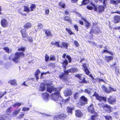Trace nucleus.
Returning <instances> with one entry per match:
<instances>
[{
  "label": "nucleus",
  "mask_w": 120,
  "mask_h": 120,
  "mask_svg": "<svg viewBox=\"0 0 120 120\" xmlns=\"http://www.w3.org/2000/svg\"><path fill=\"white\" fill-rule=\"evenodd\" d=\"M75 115L76 117H80L83 114L80 111L78 110L75 111Z\"/></svg>",
  "instance_id": "14"
},
{
  "label": "nucleus",
  "mask_w": 120,
  "mask_h": 120,
  "mask_svg": "<svg viewBox=\"0 0 120 120\" xmlns=\"http://www.w3.org/2000/svg\"><path fill=\"white\" fill-rule=\"evenodd\" d=\"M78 70L77 68H73L68 70L67 71L66 70L64 71V73L63 74L60 75L59 76V77L60 79H63L66 82L68 81V79L67 78V75L68 74V73L69 72L71 73L75 72Z\"/></svg>",
  "instance_id": "2"
},
{
  "label": "nucleus",
  "mask_w": 120,
  "mask_h": 120,
  "mask_svg": "<svg viewBox=\"0 0 120 120\" xmlns=\"http://www.w3.org/2000/svg\"><path fill=\"white\" fill-rule=\"evenodd\" d=\"M30 109L29 108L26 107H23L22 109V110L23 111H28Z\"/></svg>",
  "instance_id": "46"
},
{
  "label": "nucleus",
  "mask_w": 120,
  "mask_h": 120,
  "mask_svg": "<svg viewBox=\"0 0 120 120\" xmlns=\"http://www.w3.org/2000/svg\"><path fill=\"white\" fill-rule=\"evenodd\" d=\"M64 19L66 21H68L69 22H71V18L68 16H65L64 17Z\"/></svg>",
  "instance_id": "32"
},
{
  "label": "nucleus",
  "mask_w": 120,
  "mask_h": 120,
  "mask_svg": "<svg viewBox=\"0 0 120 120\" xmlns=\"http://www.w3.org/2000/svg\"><path fill=\"white\" fill-rule=\"evenodd\" d=\"M101 88L104 91L107 93H109V90L104 85H102L101 86Z\"/></svg>",
  "instance_id": "20"
},
{
  "label": "nucleus",
  "mask_w": 120,
  "mask_h": 120,
  "mask_svg": "<svg viewBox=\"0 0 120 120\" xmlns=\"http://www.w3.org/2000/svg\"><path fill=\"white\" fill-rule=\"evenodd\" d=\"M108 102L110 104H113L116 102V100L114 98H112V96H110L108 99Z\"/></svg>",
  "instance_id": "11"
},
{
  "label": "nucleus",
  "mask_w": 120,
  "mask_h": 120,
  "mask_svg": "<svg viewBox=\"0 0 120 120\" xmlns=\"http://www.w3.org/2000/svg\"><path fill=\"white\" fill-rule=\"evenodd\" d=\"M59 5L61 6L62 8H65V4L62 2H60L59 4Z\"/></svg>",
  "instance_id": "41"
},
{
  "label": "nucleus",
  "mask_w": 120,
  "mask_h": 120,
  "mask_svg": "<svg viewBox=\"0 0 120 120\" xmlns=\"http://www.w3.org/2000/svg\"><path fill=\"white\" fill-rule=\"evenodd\" d=\"M45 13L46 14H49V9H48L47 8H45Z\"/></svg>",
  "instance_id": "55"
},
{
  "label": "nucleus",
  "mask_w": 120,
  "mask_h": 120,
  "mask_svg": "<svg viewBox=\"0 0 120 120\" xmlns=\"http://www.w3.org/2000/svg\"><path fill=\"white\" fill-rule=\"evenodd\" d=\"M96 81L97 82H104V80L102 79H101L99 78H95V79Z\"/></svg>",
  "instance_id": "36"
},
{
  "label": "nucleus",
  "mask_w": 120,
  "mask_h": 120,
  "mask_svg": "<svg viewBox=\"0 0 120 120\" xmlns=\"http://www.w3.org/2000/svg\"><path fill=\"white\" fill-rule=\"evenodd\" d=\"M94 95L96 98V99L100 101H102L104 102L106 101V97H102L101 96L99 95L98 94L96 93H95Z\"/></svg>",
  "instance_id": "5"
},
{
  "label": "nucleus",
  "mask_w": 120,
  "mask_h": 120,
  "mask_svg": "<svg viewBox=\"0 0 120 120\" xmlns=\"http://www.w3.org/2000/svg\"><path fill=\"white\" fill-rule=\"evenodd\" d=\"M24 9L23 11H25L27 12H29L30 11V10L29 8L25 6H24Z\"/></svg>",
  "instance_id": "33"
},
{
  "label": "nucleus",
  "mask_w": 120,
  "mask_h": 120,
  "mask_svg": "<svg viewBox=\"0 0 120 120\" xmlns=\"http://www.w3.org/2000/svg\"><path fill=\"white\" fill-rule=\"evenodd\" d=\"M19 113V112H18V111L17 110H15L13 112V114L14 115L16 116Z\"/></svg>",
  "instance_id": "48"
},
{
  "label": "nucleus",
  "mask_w": 120,
  "mask_h": 120,
  "mask_svg": "<svg viewBox=\"0 0 120 120\" xmlns=\"http://www.w3.org/2000/svg\"><path fill=\"white\" fill-rule=\"evenodd\" d=\"M60 89L53 88L50 86L47 87V90L50 93L53 92L51 94V99L56 101L57 103L61 104V102L62 101L63 99L60 95L59 91Z\"/></svg>",
  "instance_id": "1"
},
{
  "label": "nucleus",
  "mask_w": 120,
  "mask_h": 120,
  "mask_svg": "<svg viewBox=\"0 0 120 120\" xmlns=\"http://www.w3.org/2000/svg\"><path fill=\"white\" fill-rule=\"evenodd\" d=\"M87 8L89 10H91L93 9V7L89 6H87Z\"/></svg>",
  "instance_id": "60"
},
{
  "label": "nucleus",
  "mask_w": 120,
  "mask_h": 120,
  "mask_svg": "<svg viewBox=\"0 0 120 120\" xmlns=\"http://www.w3.org/2000/svg\"><path fill=\"white\" fill-rule=\"evenodd\" d=\"M87 65H86L85 64H83V66L84 68V71L85 72L87 75H88L90 71L88 69L87 66H86Z\"/></svg>",
  "instance_id": "17"
},
{
  "label": "nucleus",
  "mask_w": 120,
  "mask_h": 120,
  "mask_svg": "<svg viewBox=\"0 0 120 120\" xmlns=\"http://www.w3.org/2000/svg\"><path fill=\"white\" fill-rule=\"evenodd\" d=\"M94 7V10L98 13H101L103 12L105 9L104 7L102 6H98L92 3L91 4Z\"/></svg>",
  "instance_id": "4"
},
{
  "label": "nucleus",
  "mask_w": 120,
  "mask_h": 120,
  "mask_svg": "<svg viewBox=\"0 0 120 120\" xmlns=\"http://www.w3.org/2000/svg\"><path fill=\"white\" fill-rule=\"evenodd\" d=\"M68 44L67 43L62 42L61 43V47L67 49L68 46Z\"/></svg>",
  "instance_id": "21"
},
{
  "label": "nucleus",
  "mask_w": 120,
  "mask_h": 120,
  "mask_svg": "<svg viewBox=\"0 0 120 120\" xmlns=\"http://www.w3.org/2000/svg\"><path fill=\"white\" fill-rule=\"evenodd\" d=\"M113 20L115 23H118L120 21V16L119 15L115 16L113 18Z\"/></svg>",
  "instance_id": "12"
},
{
  "label": "nucleus",
  "mask_w": 120,
  "mask_h": 120,
  "mask_svg": "<svg viewBox=\"0 0 120 120\" xmlns=\"http://www.w3.org/2000/svg\"><path fill=\"white\" fill-rule=\"evenodd\" d=\"M109 89H108L109 91V93L113 91H116V89L112 88L111 87H110L109 88Z\"/></svg>",
  "instance_id": "37"
},
{
  "label": "nucleus",
  "mask_w": 120,
  "mask_h": 120,
  "mask_svg": "<svg viewBox=\"0 0 120 120\" xmlns=\"http://www.w3.org/2000/svg\"><path fill=\"white\" fill-rule=\"evenodd\" d=\"M64 94L65 96H70L72 94V92L70 90L67 89L65 90Z\"/></svg>",
  "instance_id": "15"
},
{
  "label": "nucleus",
  "mask_w": 120,
  "mask_h": 120,
  "mask_svg": "<svg viewBox=\"0 0 120 120\" xmlns=\"http://www.w3.org/2000/svg\"><path fill=\"white\" fill-rule=\"evenodd\" d=\"M74 27L77 31H78V27L77 25H74Z\"/></svg>",
  "instance_id": "57"
},
{
  "label": "nucleus",
  "mask_w": 120,
  "mask_h": 120,
  "mask_svg": "<svg viewBox=\"0 0 120 120\" xmlns=\"http://www.w3.org/2000/svg\"><path fill=\"white\" fill-rule=\"evenodd\" d=\"M45 88L44 84L42 83L41 84V86L39 88V89L40 90L43 91L45 90Z\"/></svg>",
  "instance_id": "22"
},
{
  "label": "nucleus",
  "mask_w": 120,
  "mask_h": 120,
  "mask_svg": "<svg viewBox=\"0 0 120 120\" xmlns=\"http://www.w3.org/2000/svg\"><path fill=\"white\" fill-rule=\"evenodd\" d=\"M99 32H100V31L99 30V29L98 27H96V29H95V30H94L93 29H92L90 32V33L92 32L94 33H95L96 34H98L99 33Z\"/></svg>",
  "instance_id": "19"
},
{
  "label": "nucleus",
  "mask_w": 120,
  "mask_h": 120,
  "mask_svg": "<svg viewBox=\"0 0 120 120\" xmlns=\"http://www.w3.org/2000/svg\"><path fill=\"white\" fill-rule=\"evenodd\" d=\"M110 2L111 4H117L119 3H120V0H117L116 1L113 0H110Z\"/></svg>",
  "instance_id": "28"
},
{
  "label": "nucleus",
  "mask_w": 120,
  "mask_h": 120,
  "mask_svg": "<svg viewBox=\"0 0 120 120\" xmlns=\"http://www.w3.org/2000/svg\"><path fill=\"white\" fill-rule=\"evenodd\" d=\"M9 83H10L11 85H16V81L15 79L11 80L9 81Z\"/></svg>",
  "instance_id": "26"
},
{
  "label": "nucleus",
  "mask_w": 120,
  "mask_h": 120,
  "mask_svg": "<svg viewBox=\"0 0 120 120\" xmlns=\"http://www.w3.org/2000/svg\"><path fill=\"white\" fill-rule=\"evenodd\" d=\"M38 26L40 28H42L43 27L42 24L41 23H39L38 24Z\"/></svg>",
  "instance_id": "56"
},
{
  "label": "nucleus",
  "mask_w": 120,
  "mask_h": 120,
  "mask_svg": "<svg viewBox=\"0 0 120 120\" xmlns=\"http://www.w3.org/2000/svg\"><path fill=\"white\" fill-rule=\"evenodd\" d=\"M40 73V71L39 70H37L35 74V76L37 80L39 79L38 75Z\"/></svg>",
  "instance_id": "31"
},
{
  "label": "nucleus",
  "mask_w": 120,
  "mask_h": 120,
  "mask_svg": "<svg viewBox=\"0 0 120 120\" xmlns=\"http://www.w3.org/2000/svg\"><path fill=\"white\" fill-rule=\"evenodd\" d=\"M4 49L8 53H9V49L8 47L4 48Z\"/></svg>",
  "instance_id": "54"
},
{
  "label": "nucleus",
  "mask_w": 120,
  "mask_h": 120,
  "mask_svg": "<svg viewBox=\"0 0 120 120\" xmlns=\"http://www.w3.org/2000/svg\"><path fill=\"white\" fill-rule=\"evenodd\" d=\"M66 117V115L65 114H62L60 115H57L55 116L54 117V120H58L59 119H63Z\"/></svg>",
  "instance_id": "8"
},
{
  "label": "nucleus",
  "mask_w": 120,
  "mask_h": 120,
  "mask_svg": "<svg viewBox=\"0 0 120 120\" xmlns=\"http://www.w3.org/2000/svg\"><path fill=\"white\" fill-rule=\"evenodd\" d=\"M62 60V61L61 62H60L61 63L63 64L64 68L65 69L66 65L68 64V61L66 59L64 60Z\"/></svg>",
  "instance_id": "18"
},
{
  "label": "nucleus",
  "mask_w": 120,
  "mask_h": 120,
  "mask_svg": "<svg viewBox=\"0 0 120 120\" xmlns=\"http://www.w3.org/2000/svg\"><path fill=\"white\" fill-rule=\"evenodd\" d=\"M50 59L51 60H54L55 58L54 56V55L51 56Z\"/></svg>",
  "instance_id": "47"
},
{
  "label": "nucleus",
  "mask_w": 120,
  "mask_h": 120,
  "mask_svg": "<svg viewBox=\"0 0 120 120\" xmlns=\"http://www.w3.org/2000/svg\"><path fill=\"white\" fill-rule=\"evenodd\" d=\"M22 105V103L19 102H16L12 106L14 107H18Z\"/></svg>",
  "instance_id": "29"
},
{
  "label": "nucleus",
  "mask_w": 120,
  "mask_h": 120,
  "mask_svg": "<svg viewBox=\"0 0 120 120\" xmlns=\"http://www.w3.org/2000/svg\"><path fill=\"white\" fill-rule=\"evenodd\" d=\"M86 22V26L87 27H88L90 26V24L89 23V22H87H87Z\"/></svg>",
  "instance_id": "59"
},
{
  "label": "nucleus",
  "mask_w": 120,
  "mask_h": 120,
  "mask_svg": "<svg viewBox=\"0 0 120 120\" xmlns=\"http://www.w3.org/2000/svg\"><path fill=\"white\" fill-rule=\"evenodd\" d=\"M78 96V94H75L74 96V98L75 99H76L77 98Z\"/></svg>",
  "instance_id": "62"
},
{
  "label": "nucleus",
  "mask_w": 120,
  "mask_h": 120,
  "mask_svg": "<svg viewBox=\"0 0 120 120\" xmlns=\"http://www.w3.org/2000/svg\"><path fill=\"white\" fill-rule=\"evenodd\" d=\"M11 108V107H10L8 108L7 110V112H9L10 113L11 112V110L10 109Z\"/></svg>",
  "instance_id": "63"
},
{
  "label": "nucleus",
  "mask_w": 120,
  "mask_h": 120,
  "mask_svg": "<svg viewBox=\"0 0 120 120\" xmlns=\"http://www.w3.org/2000/svg\"><path fill=\"white\" fill-rule=\"evenodd\" d=\"M32 26V24L31 23H28L26 24L24 26V27L25 29H28L31 27Z\"/></svg>",
  "instance_id": "23"
},
{
  "label": "nucleus",
  "mask_w": 120,
  "mask_h": 120,
  "mask_svg": "<svg viewBox=\"0 0 120 120\" xmlns=\"http://www.w3.org/2000/svg\"><path fill=\"white\" fill-rule=\"evenodd\" d=\"M103 108L104 111L109 113L112 112V107L106 104L104 105Z\"/></svg>",
  "instance_id": "6"
},
{
  "label": "nucleus",
  "mask_w": 120,
  "mask_h": 120,
  "mask_svg": "<svg viewBox=\"0 0 120 120\" xmlns=\"http://www.w3.org/2000/svg\"><path fill=\"white\" fill-rule=\"evenodd\" d=\"M24 56V54L22 52H19L15 54V56L13 59V61L15 63L18 62L19 59L21 57H22Z\"/></svg>",
  "instance_id": "3"
},
{
  "label": "nucleus",
  "mask_w": 120,
  "mask_h": 120,
  "mask_svg": "<svg viewBox=\"0 0 120 120\" xmlns=\"http://www.w3.org/2000/svg\"><path fill=\"white\" fill-rule=\"evenodd\" d=\"M45 33L48 37H51L52 36V35L51 33L50 30H45Z\"/></svg>",
  "instance_id": "27"
},
{
  "label": "nucleus",
  "mask_w": 120,
  "mask_h": 120,
  "mask_svg": "<svg viewBox=\"0 0 120 120\" xmlns=\"http://www.w3.org/2000/svg\"><path fill=\"white\" fill-rule=\"evenodd\" d=\"M60 42L59 41L58 42H56L54 43V44L56 46L58 47H61V45H60Z\"/></svg>",
  "instance_id": "38"
},
{
  "label": "nucleus",
  "mask_w": 120,
  "mask_h": 120,
  "mask_svg": "<svg viewBox=\"0 0 120 120\" xmlns=\"http://www.w3.org/2000/svg\"><path fill=\"white\" fill-rule=\"evenodd\" d=\"M30 7V11H32L34 10V9L35 8L36 6L34 4H32Z\"/></svg>",
  "instance_id": "34"
},
{
  "label": "nucleus",
  "mask_w": 120,
  "mask_h": 120,
  "mask_svg": "<svg viewBox=\"0 0 120 120\" xmlns=\"http://www.w3.org/2000/svg\"><path fill=\"white\" fill-rule=\"evenodd\" d=\"M29 41L30 43L32 42L33 41L32 38L31 37H30L29 39Z\"/></svg>",
  "instance_id": "64"
},
{
  "label": "nucleus",
  "mask_w": 120,
  "mask_h": 120,
  "mask_svg": "<svg viewBox=\"0 0 120 120\" xmlns=\"http://www.w3.org/2000/svg\"><path fill=\"white\" fill-rule=\"evenodd\" d=\"M66 56L69 61V62L70 63L71 61V58L69 56H67L66 54L64 53L62 56V58L64 59L65 58Z\"/></svg>",
  "instance_id": "25"
},
{
  "label": "nucleus",
  "mask_w": 120,
  "mask_h": 120,
  "mask_svg": "<svg viewBox=\"0 0 120 120\" xmlns=\"http://www.w3.org/2000/svg\"><path fill=\"white\" fill-rule=\"evenodd\" d=\"M21 32L22 35V38L24 40H26L25 38H27V34L26 32V30L25 29H22L21 30Z\"/></svg>",
  "instance_id": "10"
},
{
  "label": "nucleus",
  "mask_w": 120,
  "mask_h": 120,
  "mask_svg": "<svg viewBox=\"0 0 120 120\" xmlns=\"http://www.w3.org/2000/svg\"><path fill=\"white\" fill-rule=\"evenodd\" d=\"M6 94V92L5 91L4 93H3L2 92H0V98L3 96L4 95H5Z\"/></svg>",
  "instance_id": "43"
},
{
  "label": "nucleus",
  "mask_w": 120,
  "mask_h": 120,
  "mask_svg": "<svg viewBox=\"0 0 120 120\" xmlns=\"http://www.w3.org/2000/svg\"><path fill=\"white\" fill-rule=\"evenodd\" d=\"M96 118V115H94L91 116V120H95Z\"/></svg>",
  "instance_id": "44"
},
{
  "label": "nucleus",
  "mask_w": 120,
  "mask_h": 120,
  "mask_svg": "<svg viewBox=\"0 0 120 120\" xmlns=\"http://www.w3.org/2000/svg\"><path fill=\"white\" fill-rule=\"evenodd\" d=\"M75 76L78 77L79 79H82V76L79 74L76 75Z\"/></svg>",
  "instance_id": "58"
},
{
  "label": "nucleus",
  "mask_w": 120,
  "mask_h": 120,
  "mask_svg": "<svg viewBox=\"0 0 120 120\" xmlns=\"http://www.w3.org/2000/svg\"><path fill=\"white\" fill-rule=\"evenodd\" d=\"M85 92L86 93H88L89 94H90V90L88 89H86L85 90Z\"/></svg>",
  "instance_id": "51"
},
{
  "label": "nucleus",
  "mask_w": 120,
  "mask_h": 120,
  "mask_svg": "<svg viewBox=\"0 0 120 120\" xmlns=\"http://www.w3.org/2000/svg\"><path fill=\"white\" fill-rule=\"evenodd\" d=\"M18 50L19 51H24L25 50V49L24 47H21L20 48H19L18 49Z\"/></svg>",
  "instance_id": "52"
},
{
  "label": "nucleus",
  "mask_w": 120,
  "mask_h": 120,
  "mask_svg": "<svg viewBox=\"0 0 120 120\" xmlns=\"http://www.w3.org/2000/svg\"><path fill=\"white\" fill-rule=\"evenodd\" d=\"M1 25L3 27H6L8 26V22L7 20L3 19L2 20L1 22Z\"/></svg>",
  "instance_id": "9"
},
{
  "label": "nucleus",
  "mask_w": 120,
  "mask_h": 120,
  "mask_svg": "<svg viewBox=\"0 0 120 120\" xmlns=\"http://www.w3.org/2000/svg\"><path fill=\"white\" fill-rule=\"evenodd\" d=\"M105 60L107 61H109V60H112L113 59L112 56H106L105 57Z\"/></svg>",
  "instance_id": "24"
},
{
  "label": "nucleus",
  "mask_w": 120,
  "mask_h": 120,
  "mask_svg": "<svg viewBox=\"0 0 120 120\" xmlns=\"http://www.w3.org/2000/svg\"><path fill=\"white\" fill-rule=\"evenodd\" d=\"M89 1V0H83L82 4L83 5H86L88 3Z\"/></svg>",
  "instance_id": "39"
},
{
  "label": "nucleus",
  "mask_w": 120,
  "mask_h": 120,
  "mask_svg": "<svg viewBox=\"0 0 120 120\" xmlns=\"http://www.w3.org/2000/svg\"><path fill=\"white\" fill-rule=\"evenodd\" d=\"M74 109L73 108L68 107L67 108V111L68 113H72V111Z\"/></svg>",
  "instance_id": "35"
},
{
  "label": "nucleus",
  "mask_w": 120,
  "mask_h": 120,
  "mask_svg": "<svg viewBox=\"0 0 120 120\" xmlns=\"http://www.w3.org/2000/svg\"><path fill=\"white\" fill-rule=\"evenodd\" d=\"M43 97V99L46 101H47L49 97V94L47 93H45L42 94Z\"/></svg>",
  "instance_id": "13"
},
{
  "label": "nucleus",
  "mask_w": 120,
  "mask_h": 120,
  "mask_svg": "<svg viewBox=\"0 0 120 120\" xmlns=\"http://www.w3.org/2000/svg\"><path fill=\"white\" fill-rule=\"evenodd\" d=\"M47 73V72H43L41 73V78L42 77L43 75L44 74H46Z\"/></svg>",
  "instance_id": "61"
},
{
  "label": "nucleus",
  "mask_w": 120,
  "mask_h": 120,
  "mask_svg": "<svg viewBox=\"0 0 120 120\" xmlns=\"http://www.w3.org/2000/svg\"><path fill=\"white\" fill-rule=\"evenodd\" d=\"M103 116L106 120H112V117L111 116L107 115H104Z\"/></svg>",
  "instance_id": "30"
},
{
  "label": "nucleus",
  "mask_w": 120,
  "mask_h": 120,
  "mask_svg": "<svg viewBox=\"0 0 120 120\" xmlns=\"http://www.w3.org/2000/svg\"><path fill=\"white\" fill-rule=\"evenodd\" d=\"M103 52L104 53H105V52H108V53H109L111 55H113V53L111 51H109L108 50H104Z\"/></svg>",
  "instance_id": "40"
},
{
  "label": "nucleus",
  "mask_w": 120,
  "mask_h": 120,
  "mask_svg": "<svg viewBox=\"0 0 120 120\" xmlns=\"http://www.w3.org/2000/svg\"><path fill=\"white\" fill-rule=\"evenodd\" d=\"M87 98L84 96H82L80 98V104L83 105L87 103Z\"/></svg>",
  "instance_id": "7"
},
{
  "label": "nucleus",
  "mask_w": 120,
  "mask_h": 120,
  "mask_svg": "<svg viewBox=\"0 0 120 120\" xmlns=\"http://www.w3.org/2000/svg\"><path fill=\"white\" fill-rule=\"evenodd\" d=\"M93 107V104H91V105L88 107V110L89 112L92 113H93L94 112V110Z\"/></svg>",
  "instance_id": "16"
},
{
  "label": "nucleus",
  "mask_w": 120,
  "mask_h": 120,
  "mask_svg": "<svg viewBox=\"0 0 120 120\" xmlns=\"http://www.w3.org/2000/svg\"><path fill=\"white\" fill-rule=\"evenodd\" d=\"M66 30L69 33L70 35L73 34V33L69 29L67 28H66Z\"/></svg>",
  "instance_id": "42"
},
{
  "label": "nucleus",
  "mask_w": 120,
  "mask_h": 120,
  "mask_svg": "<svg viewBox=\"0 0 120 120\" xmlns=\"http://www.w3.org/2000/svg\"><path fill=\"white\" fill-rule=\"evenodd\" d=\"M74 44L77 47H78L79 45V44L78 42L76 41H74Z\"/></svg>",
  "instance_id": "49"
},
{
  "label": "nucleus",
  "mask_w": 120,
  "mask_h": 120,
  "mask_svg": "<svg viewBox=\"0 0 120 120\" xmlns=\"http://www.w3.org/2000/svg\"><path fill=\"white\" fill-rule=\"evenodd\" d=\"M45 60L46 61H47L48 60L49 58V57L47 55V54H46L45 56Z\"/></svg>",
  "instance_id": "53"
},
{
  "label": "nucleus",
  "mask_w": 120,
  "mask_h": 120,
  "mask_svg": "<svg viewBox=\"0 0 120 120\" xmlns=\"http://www.w3.org/2000/svg\"><path fill=\"white\" fill-rule=\"evenodd\" d=\"M80 80H81V82L82 83L85 82H86L84 77H82V79Z\"/></svg>",
  "instance_id": "50"
},
{
  "label": "nucleus",
  "mask_w": 120,
  "mask_h": 120,
  "mask_svg": "<svg viewBox=\"0 0 120 120\" xmlns=\"http://www.w3.org/2000/svg\"><path fill=\"white\" fill-rule=\"evenodd\" d=\"M119 67H116L115 68V71L116 73H119Z\"/></svg>",
  "instance_id": "45"
}]
</instances>
